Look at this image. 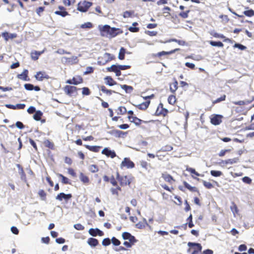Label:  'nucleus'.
I'll use <instances>...</instances> for the list:
<instances>
[{"label": "nucleus", "mask_w": 254, "mask_h": 254, "mask_svg": "<svg viewBox=\"0 0 254 254\" xmlns=\"http://www.w3.org/2000/svg\"><path fill=\"white\" fill-rule=\"evenodd\" d=\"M117 179L120 182L121 185H129L130 184V180L127 176L120 177L119 173H117Z\"/></svg>", "instance_id": "nucleus-5"}, {"label": "nucleus", "mask_w": 254, "mask_h": 254, "mask_svg": "<svg viewBox=\"0 0 254 254\" xmlns=\"http://www.w3.org/2000/svg\"><path fill=\"white\" fill-rule=\"evenodd\" d=\"M79 179L80 181L84 184H88L89 183V178L87 176L84 175L82 173H80Z\"/></svg>", "instance_id": "nucleus-15"}, {"label": "nucleus", "mask_w": 254, "mask_h": 254, "mask_svg": "<svg viewBox=\"0 0 254 254\" xmlns=\"http://www.w3.org/2000/svg\"><path fill=\"white\" fill-rule=\"evenodd\" d=\"M187 170L189 172H190V173L195 175L196 176H201L199 174H198L197 172H196L195 171V170L193 168H188L187 169Z\"/></svg>", "instance_id": "nucleus-51"}, {"label": "nucleus", "mask_w": 254, "mask_h": 254, "mask_svg": "<svg viewBox=\"0 0 254 254\" xmlns=\"http://www.w3.org/2000/svg\"><path fill=\"white\" fill-rule=\"evenodd\" d=\"M102 153L106 155L108 157H110L112 158L116 156V153L114 151L108 149L107 148H105L102 151Z\"/></svg>", "instance_id": "nucleus-11"}, {"label": "nucleus", "mask_w": 254, "mask_h": 254, "mask_svg": "<svg viewBox=\"0 0 254 254\" xmlns=\"http://www.w3.org/2000/svg\"><path fill=\"white\" fill-rule=\"evenodd\" d=\"M168 101L169 104L173 105L176 102V97L174 95L169 96Z\"/></svg>", "instance_id": "nucleus-40"}, {"label": "nucleus", "mask_w": 254, "mask_h": 254, "mask_svg": "<svg viewBox=\"0 0 254 254\" xmlns=\"http://www.w3.org/2000/svg\"><path fill=\"white\" fill-rule=\"evenodd\" d=\"M89 233L92 236H96L97 235H98L100 236H102L103 235V232L98 228L93 229L91 228L89 230Z\"/></svg>", "instance_id": "nucleus-10"}, {"label": "nucleus", "mask_w": 254, "mask_h": 254, "mask_svg": "<svg viewBox=\"0 0 254 254\" xmlns=\"http://www.w3.org/2000/svg\"><path fill=\"white\" fill-rule=\"evenodd\" d=\"M100 90L104 93L108 94V95H111L112 92H113L114 91L111 90H108V89H107L106 88V87L104 86H102L100 88Z\"/></svg>", "instance_id": "nucleus-39"}, {"label": "nucleus", "mask_w": 254, "mask_h": 254, "mask_svg": "<svg viewBox=\"0 0 254 254\" xmlns=\"http://www.w3.org/2000/svg\"><path fill=\"white\" fill-rule=\"evenodd\" d=\"M44 144L46 146L50 148H52L54 147V144L52 142H51L49 140H46L44 141Z\"/></svg>", "instance_id": "nucleus-46"}, {"label": "nucleus", "mask_w": 254, "mask_h": 254, "mask_svg": "<svg viewBox=\"0 0 254 254\" xmlns=\"http://www.w3.org/2000/svg\"><path fill=\"white\" fill-rule=\"evenodd\" d=\"M128 118L131 122L134 123L137 126L140 125L142 122H144L143 121L137 118L136 117L128 116Z\"/></svg>", "instance_id": "nucleus-13"}, {"label": "nucleus", "mask_w": 254, "mask_h": 254, "mask_svg": "<svg viewBox=\"0 0 254 254\" xmlns=\"http://www.w3.org/2000/svg\"><path fill=\"white\" fill-rule=\"evenodd\" d=\"M150 104V101H147L145 102H143V103L139 104L138 107V108L141 110H145L147 108L149 105Z\"/></svg>", "instance_id": "nucleus-28"}, {"label": "nucleus", "mask_w": 254, "mask_h": 254, "mask_svg": "<svg viewBox=\"0 0 254 254\" xmlns=\"http://www.w3.org/2000/svg\"><path fill=\"white\" fill-rule=\"evenodd\" d=\"M210 44L212 46L219 47H222L223 46V44L221 42L210 41Z\"/></svg>", "instance_id": "nucleus-38"}, {"label": "nucleus", "mask_w": 254, "mask_h": 254, "mask_svg": "<svg viewBox=\"0 0 254 254\" xmlns=\"http://www.w3.org/2000/svg\"><path fill=\"white\" fill-rule=\"evenodd\" d=\"M239 162V158H234L233 159H229L227 160V165H232L233 164L237 163Z\"/></svg>", "instance_id": "nucleus-33"}, {"label": "nucleus", "mask_w": 254, "mask_h": 254, "mask_svg": "<svg viewBox=\"0 0 254 254\" xmlns=\"http://www.w3.org/2000/svg\"><path fill=\"white\" fill-rule=\"evenodd\" d=\"M28 72V70L25 69L22 73L18 74L17 77L19 79H22L24 81H27Z\"/></svg>", "instance_id": "nucleus-16"}, {"label": "nucleus", "mask_w": 254, "mask_h": 254, "mask_svg": "<svg viewBox=\"0 0 254 254\" xmlns=\"http://www.w3.org/2000/svg\"><path fill=\"white\" fill-rule=\"evenodd\" d=\"M11 231L13 234L15 235H17L19 232L18 229L14 226H12L11 227Z\"/></svg>", "instance_id": "nucleus-64"}, {"label": "nucleus", "mask_w": 254, "mask_h": 254, "mask_svg": "<svg viewBox=\"0 0 254 254\" xmlns=\"http://www.w3.org/2000/svg\"><path fill=\"white\" fill-rule=\"evenodd\" d=\"M87 243L91 247H94L98 244V241L95 238H90L88 239Z\"/></svg>", "instance_id": "nucleus-18"}, {"label": "nucleus", "mask_w": 254, "mask_h": 254, "mask_svg": "<svg viewBox=\"0 0 254 254\" xmlns=\"http://www.w3.org/2000/svg\"><path fill=\"white\" fill-rule=\"evenodd\" d=\"M162 177L166 182L170 183L174 181L172 176L167 174H163Z\"/></svg>", "instance_id": "nucleus-21"}, {"label": "nucleus", "mask_w": 254, "mask_h": 254, "mask_svg": "<svg viewBox=\"0 0 254 254\" xmlns=\"http://www.w3.org/2000/svg\"><path fill=\"white\" fill-rule=\"evenodd\" d=\"M170 52L162 51V52L158 53L156 56H158V57H161V56H164L166 55H170Z\"/></svg>", "instance_id": "nucleus-61"}, {"label": "nucleus", "mask_w": 254, "mask_h": 254, "mask_svg": "<svg viewBox=\"0 0 254 254\" xmlns=\"http://www.w3.org/2000/svg\"><path fill=\"white\" fill-rule=\"evenodd\" d=\"M59 8L60 9L59 11H56L55 12L56 14L60 15L63 17H64L68 14L67 12L64 10V7L63 6H59Z\"/></svg>", "instance_id": "nucleus-14"}, {"label": "nucleus", "mask_w": 254, "mask_h": 254, "mask_svg": "<svg viewBox=\"0 0 254 254\" xmlns=\"http://www.w3.org/2000/svg\"><path fill=\"white\" fill-rule=\"evenodd\" d=\"M56 53L58 54H61V55L64 54H70V52H67L63 49H59L56 51Z\"/></svg>", "instance_id": "nucleus-59"}, {"label": "nucleus", "mask_w": 254, "mask_h": 254, "mask_svg": "<svg viewBox=\"0 0 254 254\" xmlns=\"http://www.w3.org/2000/svg\"><path fill=\"white\" fill-rule=\"evenodd\" d=\"M244 14L247 16H252L254 15V11L252 9L246 10L244 12Z\"/></svg>", "instance_id": "nucleus-42"}, {"label": "nucleus", "mask_w": 254, "mask_h": 254, "mask_svg": "<svg viewBox=\"0 0 254 254\" xmlns=\"http://www.w3.org/2000/svg\"><path fill=\"white\" fill-rule=\"evenodd\" d=\"M111 241L113 244L115 246H119L121 244L120 241L115 237H113Z\"/></svg>", "instance_id": "nucleus-47"}, {"label": "nucleus", "mask_w": 254, "mask_h": 254, "mask_svg": "<svg viewBox=\"0 0 254 254\" xmlns=\"http://www.w3.org/2000/svg\"><path fill=\"white\" fill-rule=\"evenodd\" d=\"M188 246L189 247H192V246H195L196 247L197 249V251H201L202 249V247L200 244L198 243H192V242H189L188 244Z\"/></svg>", "instance_id": "nucleus-26"}, {"label": "nucleus", "mask_w": 254, "mask_h": 254, "mask_svg": "<svg viewBox=\"0 0 254 254\" xmlns=\"http://www.w3.org/2000/svg\"><path fill=\"white\" fill-rule=\"evenodd\" d=\"M190 12L189 10H188L187 11L182 12L180 13V16L184 18H186L188 17V13Z\"/></svg>", "instance_id": "nucleus-57"}, {"label": "nucleus", "mask_w": 254, "mask_h": 254, "mask_svg": "<svg viewBox=\"0 0 254 254\" xmlns=\"http://www.w3.org/2000/svg\"><path fill=\"white\" fill-rule=\"evenodd\" d=\"M59 176L62 178V182L64 183V184H69V180L68 179L66 178L62 174H59Z\"/></svg>", "instance_id": "nucleus-49"}, {"label": "nucleus", "mask_w": 254, "mask_h": 254, "mask_svg": "<svg viewBox=\"0 0 254 254\" xmlns=\"http://www.w3.org/2000/svg\"><path fill=\"white\" fill-rule=\"evenodd\" d=\"M173 149V147L171 146L168 145L165 147L162 148L161 150L163 151H170Z\"/></svg>", "instance_id": "nucleus-58"}, {"label": "nucleus", "mask_w": 254, "mask_h": 254, "mask_svg": "<svg viewBox=\"0 0 254 254\" xmlns=\"http://www.w3.org/2000/svg\"><path fill=\"white\" fill-rule=\"evenodd\" d=\"M202 183L203 184V185L208 189H210L213 187L212 184L210 183V182H206L205 181L203 180Z\"/></svg>", "instance_id": "nucleus-43"}, {"label": "nucleus", "mask_w": 254, "mask_h": 254, "mask_svg": "<svg viewBox=\"0 0 254 254\" xmlns=\"http://www.w3.org/2000/svg\"><path fill=\"white\" fill-rule=\"evenodd\" d=\"M83 79L80 76L73 77L72 79L68 80L66 83L77 85L82 82Z\"/></svg>", "instance_id": "nucleus-9"}, {"label": "nucleus", "mask_w": 254, "mask_h": 254, "mask_svg": "<svg viewBox=\"0 0 254 254\" xmlns=\"http://www.w3.org/2000/svg\"><path fill=\"white\" fill-rule=\"evenodd\" d=\"M243 181L248 184H250L252 183V180L248 177H244L242 179Z\"/></svg>", "instance_id": "nucleus-52"}, {"label": "nucleus", "mask_w": 254, "mask_h": 254, "mask_svg": "<svg viewBox=\"0 0 254 254\" xmlns=\"http://www.w3.org/2000/svg\"><path fill=\"white\" fill-rule=\"evenodd\" d=\"M230 209L234 216L235 215V213H237L238 212V208L234 202H232V205L230 206Z\"/></svg>", "instance_id": "nucleus-35"}, {"label": "nucleus", "mask_w": 254, "mask_h": 254, "mask_svg": "<svg viewBox=\"0 0 254 254\" xmlns=\"http://www.w3.org/2000/svg\"><path fill=\"white\" fill-rule=\"evenodd\" d=\"M107 69L108 71H113L115 72L120 70L119 65L116 64H113L110 67H108Z\"/></svg>", "instance_id": "nucleus-25"}, {"label": "nucleus", "mask_w": 254, "mask_h": 254, "mask_svg": "<svg viewBox=\"0 0 254 254\" xmlns=\"http://www.w3.org/2000/svg\"><path fill=\"white\" fill-rule=\"evenodd\" d=\"M24 86L27 90H32L34 89V86L31 84L26 83L24 84Z\"/></svg>", "instance_id": "nucleus-48"}, {"label": "nucleus", "mask_w": 254, "mask_h": 254, "mask_svg": "<svg viewBox=\"0 0 254 254\" xmlns=\"http://www.w3.org/2000/svg\"><path fill=\"white\" fill-rule=\"evenodd\" d=\"M140 166L145 169H147V166H148V163L147 162L145 161H141L140 162Z\"/></svg>", "instance_id": "nucleus-60"}, {"label": "nucleus", "mask_w": 254, "mask_h": 254, "mask_svg": "<svg viewBox=\"0 0 254 254\" xmlns=\"http://www.w3.org/2000/svg\"><path fill=\"white\" fill-rule=\"evenodd\" d=\"M177 42L179 45H184L185 44V41L178 40H177L176 39H170L169 40H167V41H166L165 42L160 41V42L162 43H169V42Z\"/></svg>", "instance_id": "nucleus-24"}, {"label": "nucleus", "mask_w": 254, "mask_h": 254, "mask_svg": "<svg viewBox=\"0 0 254 254\" xmlns=\"http://www.w3.org/2000/svg\"><path fill=\"white\" fill-rule=\"evenodd\" d=\"M85 146L86 148L88 149L89 150L97 152L99 151V149L100 148V146H89L88 145H85Z\"/></svg>", "instance_id": "nucleus-22"}, {"label": "nucleus", "mask_w": 254, "mask_h": 254, "mask_svg": "<svg viewBox=\"0 0 254 254\" xmlns=\"http://www.w3.org/2000/svg\"><path fill=\"white\" fill-rule=\"evenodd\" d=\"M83 95H88L90 94L89 89L87 87H84L82 88V92Z\"/></svg>", "instance_id": "nucleus-53"}, {"label": "nucleus", "mask_w": 254, "mask_h": 254, "mask_svg": "<svg viewBox=\"0 0 254 254\" xmlns=\"http://www.w3.org/2000/svg\"><path fill=\"white\" fill-rule=\"evenodd\" d=\"M42 116V113L40 111H38L36 112L35 114L33 116V118L36 121H39L40 120Z\"/></svg>", "instance_id": "nucleus-31"}, {"label": "nucleus", "mask_w": 254, "mask_h": 254, "mask_svg": "<svg viewBox=\"0 0 254 254\" xmlns=\"http://www.w3.org/2000/svg\"><path fill=\"white\" fill-rule=\"evenodd\" d=\"M93 68L92 67L88 66L86 68L85 71L84 72L85 74L91 73L93 72Z\"/></svg>", "instance_id": "nucleus-62"}, {"label": "nucleus", "mask_w": 254, "mask_h": 254, "mask_svg": "<svg viewBox=\"0 0 254 254\" xmlns=\"http://www.w3.org/2000/svg\"><path fill=\"white\" fill-rule=\"evenodd\" d=\"M35 76L39 81L43 80L44 78H48V76L45 72L41 71L37 72Z\"/></svg>", "instance_id": "nucleus-12"}, {"label": "nucleus", "mask_w": 254, "mask_h": 254, "mask_svg": "<svg viewBox=\"0 0 254 254\" xmlns=\"http://www.w3.org/2000/svg\"><path fill=\"white\" fill-rule=\"evenodd\" d=\"M15 126L17 128L19 129H22L23 128H24V125H23V124L19 121L16 123Z\"/></svg>", "instance_id": "nucleus-63"}, {"label": "nucleus", "mask_w": 254, "mask_h": 254, "mask_svg": "<svg viewBox=\"0 0 254 254\" xmlns=\"http://www.w3.org/2000/svg\"><path fill=\"white\" fill-rule=\"evenodd\" d=\"M125 53H126V50L124 48H121L120 50V52H119V56H118L119 59L120 60H124L125 58Z\"/></svg>", "instance_id": "nucleus-30"}, {"label": "nucleus", "mask_w": 254, "mask_h": 254, "mask_svg": "<svg viewBox=\"0 0 254 254\" xmlns=\"http://www.w3.org/2000/svg\"><path fill=\"white\" fill-rule=\"evenodd\" d=\"M250 103V101H249L248 100H246V101H239L238 102H234V104L235 105H244L245 104H249Z\"/></svg>", "instance_id": "nucleus-44"}, {"label": "nucleus", "mask_w": 254, "mask_h": 254, "mask_svg": "<svg viewBox=\"0 0 254 254\" xmlns=\"http://www.w3.org/2000/svg\"><path fill=\"white\" fill-rule=\"evenodd\" d=\"M184 186L186 188H187L188 189L191 191L194 190L195 189V187H192L190 186L188 183H187L186 182H184Z\"/></svg>", "instance_id": "nucleus-54"}, {"label": "nucleus", "mask_w": 254, "mask_h": 254, "mask_svg": "<svg viewBox=\"0 0 254 254\" xmlns=\"http://www.w3.org/2000/svg\"><path fill=\"white\" fill-rule=\"evenodd\" d=\"M124 167H126L127 168H132L134 167V164L133 163V162L131 161L129 159L125 158L122 161V164L121 165V168H123Z\"/></svg>", "instance_id": "nucleus-7"}, {"label": "nucleus", "mask_w": 254, "mask_h": 254, "mask_svg": "<svg viewBox=\"0 0 254 254\" xmlns=\"http://www.w3.org/2000/svg\"><path fill=\"white\" fill-rule=\"evenodd\" d=\"M99 29L101 31V34L103 36L114 37L122 32L119 28H111L108 25L103 26H99Z\"/></svg>", "instance_id": "nucleus-1"}, {"label": "nucleus", "mask_w": 254, "mask_h": 254, "mask_svg": "<svg viewBox=\"0 0 254 254\" xmlns=\"http://www.w3.org/2000/svg\"><path fill=\"white\" fill-rule=\"evenodd\" d=\"M18 173L21 175V177H20L21 179L23 181H24L25 183H26L27 181H26V175L24 172L23 169H20V170H19Z\"/></svg>", "instance_id": "nucleus-29"}, {"label": "nucleus", "mask_w": 254, "mask_h": 254, "mask_svg": "<svg viewBox=\"0 0 254 254\" xmlns=\"http://www.w3.org/2000/svg\"><path fill=\"white\" fill-rule=\"evenodd\" d=\"M210 174L214 177H219L222 175V173L220 171L212 170L210 171Z\"/></svg>", "instance_id": "nucleus-37"}, {"label": "nucleus", "mask_w": 254, "mask_h": 254, "mask_svg": "<svg viewBox=\"0 0 254 254\" xmlns=\"http://www.w3.org/2000/svg\"><path fill=\"white\" fill-rule=\"evenodd\" d=\"M132 13L133 12L131 11H127L124 13L123 16L125 18L129 17L132 15Z\"/></svg>", "instance_id": "nucleus-56"}, {"label": "nucleus", "mask_w": 254, "mask_h": 254, "mask_svg": "<svg viewBox=\"0 0 254 254\" xmlns=\"http://www.w3.org/2000/svg\"><path fill=\"white\" fill-rule=\"evenodd\" d=\"M119 67L120 70H126L128 69L130 67V65H118Z\"/></svg>", "instance_id": "nucleus-55"}, {"label": "nucleus", "mask_w": 254, "mask_h": 254, "mask_svg": "<svg viewBox=\"0 0 254 254\" xmlns=\"http://www.w3.org/2000/svg\"><path fill=\"white\" fill-rule=\"evenodd\" d=\"M77 88L75 86L66 85L64 88V92L70 96H76Z\"/></svg>", "instance_id": "nucleus-3"}, {"label": "nucleus", "mask_w": 254, "mask_h": 254, "mask_svg": "<svg viewBox=\"0 0 254 254\" xmlns=\"http://www.w3.org/2000/svg\"><path fill=\"white\" fill-rule=\"evenodd\" d=\"M105 83L109 86H113L116 84V82L113 80V79L109 76H107L105 78Z\"/></svg>", "instance_id": "nucleus-20"}, {"label": "nucleus", "mask_w": 254, "mask_h": 254, "mask_svg": "<svg viewBox=\"0 0 254 254\" xmlns=\"http://www.w3.org/2000/svg\"><path fill=\"white\" fill-rule=\"evenodd\" d=\"M122 237L124 240H128L132 244H134L136 242L135 237L128 232H124L122 234Z\"/></svg>", "instance_id": "nucleus-6"}, {"label": "nucleus", "mask_w": 254, "mask_h": 254, "mask_svg": "<svg viewBox=\"0 0 254 254\" xmlns=\"http://www.w3.org/2000/svg\"><path fill=\"white\" fill-rule=\"evenodd\" d=\"M38 194L40 196L41 199L42 200H45L46 196V193L43 190H40L38 192Z\"/></svg>", "instance_id": "nucleus-41"}, {"label": "nucleus", "mask_w": 254, "mask_h": 254, "mask_svg": "<svg viewBox=\"0 0 254 254\" xmlns=\"http://www.w3.org/2000/svg\"><path fill=\"white\" fill-rule=\"evenodd\" d=\"M88 169L92 173L97 172L99 170L98 167L95 165H91L89 166Z\"/></svg>", "instance_id": "nucleus-34"}, {"label": "nucleus", "mask_w": 254, "mask_h": 254, "mask_svg": "<svg viewBox=\"0 0 254 254\" xmlns=\"http://www.w3.org/2000/svg\"><path fill=\"white\" fill-rule=\"evenodd\" d=\"M72 195L71 194H65L63 192H61L56 196V199L60 201H62L63 199L67 201L71 198Z\"/></svg>", "instance_id": "nucleus-8"}, {"label": "nucleus", "mask_w": 254, "mask_h": 254, "mask_svg": "<svg viewBox=\"0 0 254 254\" xmlns=\"http://www.w3.org/2000/svg\"><path fill=\"white\" fill-rule=\"evenodd\" d=\"M44 52V50L41 52L35 51L31 53V58L34 60H38L39 56H40L42 54H43Z\"/></svg>", "instance_id": "nucleus-19"}, {"label": "nucleus", "mask_w": 254, "mask_h": 254, "mask_svg": "<svg viewBox=\"0 0 254 254\" xmlns=\"http://www.w3.org/2000/svg\"><path fill=\"white\" fill-rule=\"evenodd\" d=\"M178 88V82L175 80L170 85V90L172 93H174Z\"/></svg>", "instance_id": "nucleus-23"}, {"label": "nucleus", "mask_w": 254, "mask_h": 254, "mask_svg": "<svg viewBox=\"0 0 254 254\" xmlns=\"http://www.w3.org/2000/svg\"><path fill=\"white\" fill-rule=\"evenodd\" d=\"M223 116L220 115H213L210 118L211 123L214 125L217 126L222 123Z\"/></svg>", "instance_id": "nucleus-4"}, {"label": "nucleus", "mask_w": 254, "mask_h": 254, "mask_svg": "<svg viewBox=\"0 0 254 254\" xmlns=\"http://www.w3.org/2000/svg\"><path fill=\"white\" fill-rule=\"evenodd\" d=\"M122 88L124 89L127 93H130L133 90L132 87L127 85H123Z\"/></svg>", "instance_id": "nucleus-32"}, {"label": "nucleus", "mask_w": 254, "mask_h": 254, "mask_svg": "<svg viewBox=\"0 0 254 254\" xmlns=\"http://www.w3.org/2000/svg\"><path fill=\"white\" fill-rule=\"evenodd\" d=\"M74 228L77 230H83L84 228V227L80 224H74Z\"/></svg>", "instance_id": "nucleus-50"}, {"label": "nucleus", "mask_w": 254, "mask_h": 254, "mask_svg": "<svg viewBox=\"0 0 254 254\" xmlns=\"http://www.w3.org/2000/svg\"><path fill=\"white\" fill-rule=\"evenodd\" d=\"M102 244L104 246H109L111 244V240L109 238H105L102 241Z\"/></svg>", "instance_id": "nucleus-45"}, {"label": "nucleus", "mask_w": 254, "mask_h": 254, "mask_svg": "<svg viewBox=\"0 0 254 254\" xmlns=\"http://www.w3.org/2000/svg\"><path fill=\"white\" fill-rule=\"evenodd\" d=\"M136 227L138 229H143L146 227V226H148V224L147 221L145 218L143 219L142 222H139L136 224Z\"/></svg>", "instance_id": "nucleus-17"}, {"label": "nucleus", "mask_w": 254, "mask_h": 254, "mask_svg": "<svg viewBox=\"0 0 254 254\" xmlns=\"http://www.w3.org/2000/svg\"><path fill=\"white\" fill-rule=\"evenodd\" d=\"M127 112V109L124 107H120L117 110V113L119 115H124Z\"/></svg>", "instance_id": "nucleus-36"}, {"label": "nucleus", "mask_w": 254, "mask_h": 254, "mask_svg": "<svg viewBox=\"0 0 254 254\" xmlns=\"http://www.w3.org/2000/svg\"><path fill=\"white\" fill-rule=\"evenodd\" d=\"M91 5L92 3L90 2L86 1L80 2L78 4L77 9L81 12H86Z\"/></svg>", "instance_id": "nucleus-2"}, {"label": "nucleus", "mask_w": 254, "mask_h": 254, "mask_svg": "<svg viewBox=\"0 0 254 254\" xmlns=\"http://www.w3.org/2000/svg\"><path fill=\"white\" fill-rule=\"evenodd\" d=\"M68 64H77L78 62V60L77 57L73 56L71 58H68Z\"/></svg>", "instance_id": "nucleus-27"}]
</instances>
